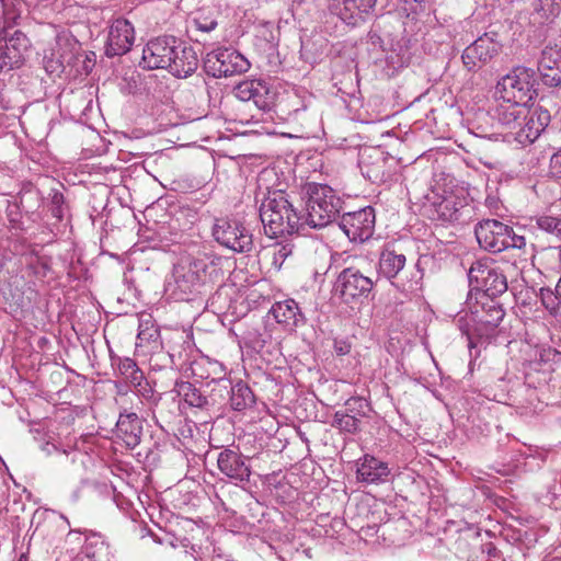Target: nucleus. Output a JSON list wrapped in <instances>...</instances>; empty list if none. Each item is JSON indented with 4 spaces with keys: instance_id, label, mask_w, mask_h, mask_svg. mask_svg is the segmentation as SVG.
<instances>
[{
    "instance_id": "f257e3e1",
    "label": "nucleus",
    "mask_w": 561,
    "mask_h": 561,
    "mask_svg": "<svg viewBox=\"0 0 561 561\" xmlns=\"http://www.w3.org/2000/svg\"><path fill=\"white\" fill-rule=\"evenodd\" d=\"M198 62L192 46L174 36H163L145 45L140 64L146 69H167L174 77L186 78L195 72Z\"/></svg>"
},
{
    "instance_id": "49530a36",
    "label": "nucleus",
    "mask_w": 561,
    "mask_h": 561,
    "mask_svg": "<svg viewBox=\"0 0 561 561\" xmlns=\"http://www.w3.org/2000/svg\"><path fill=\"white\" fill-rule=\"evenodd\" d=\"M41 448L46 455H51L54 451L57 450L56 445L50 442H46L44 445L41 446Z\"/></svg>"
},
{
    "instance_id": "a211bd4d",
    "label": "nucleus",
    "mask_w": 561,
    "mask_h": 561,
    "mask_svg": "<svg viewBox=\"0 0 561 561\" xmlns=\"http://www.w3.org/2000/svg\"><path fill=\"white\" fill-rule=\"evenodd\" d=\"M387 158L377 148L365 150L360 154L359 168L363 175L373 183L385 182L389 178L387 171Z\"/></svg>"
},
{
    "instance_id": "a18cd8bd",
    "label": "nucleus",
    "mask_w": 561,
    "mask_h": 561,
    "mask_svg": "<svg viewBox=\"0 0 561 561\" xmlns=\"http://www.w3.org/2000/svg\"><path fill=\"white\" fill-rule=\"evenodd\" d=\"M293 253V245L291 244H282L279 249L277 250L276 255L280 259L285 260L287 256H289Z\"/></svg>"
},
{
    "instance_id": "72a5a7b5",
    "label": "nucleus",
    "mask_w": 561,
    "mask_h": 561,
    "mask_svg": "<svg viewBox=\"0 0 561 561\" xmlns=\"http://www.w3.org/2000/svg\"><path fill=\"white\" fill-rule=\"evenodd\" d=\"M437 218L443 221H454L459 219V208L454 197H444L439 203L435 204Z\"/></svg>"
},
{
    "instance_id": "4be33fe9",
    "label": "nucleus",
    "mask_w": 561,
    "mask_h": 561,
    "mask_svg": "<svg viewBox=\"0 0 561 561\" xmlns=\"http://www.w3.org/2000/svg\"><path fill=\"white\" fill-rule=\"evenodd\" d=\"M493 117L505 128L514 131L520 126L522 117H527L528 104L513 101L496 100Z\"/></svg>"
},
{
    "instance_id": "393cba45",
    "label": "nucleus",
    "mask_w": 561,
    "mask_h": 561,
    "mask_svg": "<svg viewBox=\"0 0 561 561\" xmlns=\"http://www.w3.org/2000/svg\"><path fill=\"white\" fill-rule=\"evenodd\" d=\"M405 255L393 249L386 248L379 256V274L388 279L394 278L405 266Z\"/></svg>"
},
{
    "instance_id": "603ef678",
    "label": "nucleus",
    "mask_w": 561,
    "mask_h": 561,
    "mask_svg": "<svg viewBox=\"0 0 561 561\" xmlns=\"http://www.w3.org/2000/svg\"><path fill=\"white\" fill-rule=\"evenodd\" d=\"M351 404H352V400H348V401L346 402V405H351Z\"/></svg>"
},
{
    "instance_id": "b1692460",
    "label": "nucleus",
    "mask_w": 561,
    "mask_h": 561,
    "mask_svg": "<svg viewBox=\"0 0 561 561\" xmlns=\"http://www.w3.org/2000/svg\"><path fill=\"white\" fill-rule=\"evenodd\" d=\"M271 313L276 322L282 324L287 331H294L306 321L304 313L294 299L275 302L272 306Z\"/></svg>"
},
{
    "instance_id": "20e7f679",
    "label": "nucleus",
    "mask_w": 561,
    "mask_h": 561,
    "mask_svg": "<svg viewBox=\"0 0 561 561\" xmlns=\"http://www.w3.org/2000/svg\"><path fill=\"white\" fill-rule=\"evenodd\" d=\"M260 218L265 234L270 238L298 232L302 220L283 191L272 192L263 199L260 206Z\"/></svg>"
},
{
    "instance_id": "f3484780",
    "label": "nucleus",
    "mask_w": 561,
    "mask_h": 561,
    "mask_svg": "<svg viewBox=\"0 0 561 561\" xmlns=\"http://www.w3.org/2000/svg\"><path fill=\"white\" fill-rule=\"evenodd\" d=\"M217 466L221 473L231 480L248 482L250 480V466L245 462V457L232 449L226 448L219 453Z\"/></svg>"
},
{
    "instance_id": "7ed1b4c3",
    "label": "nucleus",
    "mask_w": 561,
    "mask_h": 561,
    "mask_svg": "<svg viewBox=\"0 0 561 561\" xmlns=\"http://www.w3.org/2000/svg\"><path fill=\"white\" fill-rule=\"evenodd\" d=\"M213 265L214 260L207 255L181 257L173 266L172 275L167 283V291L175 300H191L201 293Z\"/></svg>"
},
{
    "instance_id": "a19ab883",
    "label": "nucleus",
    "mask_w": 561,
    "mask_h": 561,
    "mask_svg": "<svg viewBox=\"0 0 561 561\" xmlns=\"http://www.w3.org/2000/svg\"><path fill=\"white\" fill-rule=\"evenodd\" d=\"M529 116L537 124L536 127L539 128L541 133L548 126L550 121L549 112L542 108L535 110L534 112L529 111Z\"/></svg>"
},
{
    "instance_id": "ddd939ff",
    "label": "nucleus",
    "mask_w": 561,
    "mask_h": 561,
    "mask_svg": "<svg viewBox=\"0 0 561 561\" xmlns=\"http://www.w3.org/2000/svg\"><path fill=\"white\" fill-rule=\"evenodd\" d=\"M339 226L351 241L364 242L374 233L375 210L367 206L356 211L346 213L342 216Z\"/></svg>"
},
{
    "instance_id": "09e8293b",
    "label": "nucleus",
    "mask_w": 561,
    "mask_h": 561,
    "mask_svg": "<svg viewBox=\"0 0 561 561\" xmlns=\"http://www.w3.org/2000/svg\"><path fill=\"white\" fill-rule=\"evenodd\" d=\"M556 290H557V294L561 295V276H560V279L556 286Z\"/></svg>"
},
{
    "instance_id": "c9c22d12",
    "label": "nucleus",
    "mask_w": 561,
    "mask_h": 561,
    "mask_svg": "<svg viewBox=\"0 0 561 561\" xmlns=\"http://www.w3.org/2000/svg\"><path fill=\"white\" fill-rule=\"evenodd\" d=\"M542 83L549 88L561 87V67L541 66L538 67Z\"/></svg>"
},
{
    "instance_id": "8fccbe9b",
    "label": "nucleus",
    "mask_w": 561,
    "mask_h": 561,
    "mask_svg": "<svg viewBox=\"0 0 561 561\" xmlns=\"http://www.w3.org/2000/svg\"><path fill=\"white\" fill-rule=\"evenodd\" d=\"M18 561H27V556L25 553H22Z\"/></svg>"
},
{
    "instance_id": "cd10ccee",
    "label": "nucleus",
    "mask_w": 561,
    "mask_h": 561,
    "mask_svg": "<svg viewBox=\"0 0 561 561\" xmlns=\"http://www.w3.org/2000/svg\"><path fill=\"white\" fill-rule=\"evenodd\" d=\"M254 402L250 387L242 381L230 387V404L236 411H242Z\"/></svg>"
},
{
    "instance_id": "c85d7f7f",
    "label": "nucleus",
    "mask_w": 561,
    "mask_h": 561,
    "mask_svg": "<svg viewBox=\"0 0 561 561\" xmlns=\"http://www.w3.org/2000/svg\"><path fill=\"white\" fill-rule=\"evenodd\" d=\"M536 123L527 114V117H522L520 126L514 130L515 140L523 146L533 144L541 134L540 129L536 127Z\"/></svg>"
},
{
    "instance_id": "39448f33",
    "label": "nucleus",
    "mask_w": 561,
    "mask_h": 561,
    "mask_svg": "<svg viewBox=\"0 0 561 561\" xmlns=\"http://www.w3.org/2000/svg\"><path fill=\"white\" fill-rule=\"evenodd\" d=\"M302 194L306 199L304 220L312 228H323L333 222L343 208V199L327 184L307 183Z\"/></svg>"
},
{
    "instance_id": "7c9ffc66",
    "label": "nucleus",
    "mask_w": 561,
    "mask_h": 561,
    "mask_svg": "<svg viewBox=\"0 0 561 561\" xmlns=\"http://www.w3.org/2000/svg\"><path fill=\"white\" fill-rule=\"evenodd\" d=\"M118 373L133 386H140L144 379L142 371L138 368L136 362L129 357L117 359Z\"/></svg>"
},
{
    "instance_id": "3c124183",
    "label": "nucleus",
    "mask_w": 561,
    "mask_h": 561,
    "mask_svg": "<svg viewBox=\"0 0 561 561\" xmlns=\"http://www.w3.org/2000/svg\"><path fill=\"white\" fill-rule=\"evenodd\" d=\"M195 41H196V42H201V41H202V38L197 35V36L195 37Z\"/></svg>"
},
{
    "instance_id": "9b49d317",
    "label": "nucleus",
    "mask_w": 561,
    "mask_h": 561,
    "mask_svg": "<svg viewBox=\"0 0 561 561\" xmlns=\"http://www.w3.org/2000/svg\"><path fill=\"white\" fill-rule=\"evenodd\" d=\"M501 50L502 44L497 35L484 33L465 48L461 59L469 71H476L493 60Z\"/></svg>"
},
{
    "instance_id": "4c0bfd02",
    "label": "nucleus",
    "mask_w": 561,
    "mask_h": 561,
    "mask_svg": "<svg viewBox=\"0 0 561 561\" xmlns=\"http://www.w3.org/2000/svg\"><path fill=\"white\" fill-rule=\"evenodd\" d=\"M333 424L341 431L355 433L358 430L359 419L339 411L334 414Z\"/></svg>"
},
{
    "instance_id": "dca6fc26",
    "label": "nucleus",
    "mask_w": 561,
    "mask_h": 561,
    "mask_svg": "<svg viewBox=\"0 0 561 561\" xmlns=\"http://www.w3.org/2000/svg\"><path fill=\"white\" fill-rule=\"evenodd\" d=\"M135 41L133 24L126 19H116L110 26L106 56H122L130 50Z\"/></svg>"
},
{
    "instance_id": "79ce46f5",
    "label": "nucleus",
    "mask_w": 561,
    "mask_h": 561,
    "mask_svg": "<svg viewBox=\"0 0 561 561\" xmlns=\"http://www.w3.org/2000/svg\"><path fill=\"white\" fill-rule=\"evenodd\" d=\"M423 0H401L400 1V10L409 16L410 14L416 13L421 8V2Z\"/></svg>"
},
{
    "instance_id": "37998d69",
    "label": "nucleus",
    "mask_w": 561,
    "mask_h": 561,
    "mask_svg": "<svg viewBox=\"0 0 561 561\" xmlns=\"http://www.w3.org/2000/svg\"><path fill=\"white\" fill-rule=\"evenodd\" d=\"M550 173L557 179H561V148L550 158Z\"/></svg>"
},
{
    "instance_id": "bb28decb",
    "label": "nucleus",
    "mask_w": 561,
    "mask_h": 561,
    "mask_svg": "<svg viewBox=\"0 0 561 561\" xmlns=\"http://www.w3.org/2000/svg\"><path fill=\"white\" fill-rule=\"evenodd\" d=\"M160 332L150 314L140 317L136 346H158Z\"/></svg>"
},
{
    "instance_id": "f8f14e48",
    "label": "nucleus",
    "mask_w": 561,
    "mask_h": 561,
    "mask_svg": "<svg viewBox=\"0 0 561 561\" xmlns=\"http://www.w3.org/2000/svg\"><path fill=\"white\" fill-rule=\"evenodd\" d=\"M470 283L476 282L481 287L477 296L495 299L507 290V278L497 266L477 263L469 270Z\"/></svg>"
},
{
    "instance_id": "2eb2a0df",
    "label": "nucleus",
    "mask_w": 561,
    "mask_h": 561,
    "mask_svg": "<svg viewBox=\"0 0 561 561\" xmlns=\"http://www.w3.org/2000/svg\"><path fill=\"white\" fill-rule=\"evenodd\" d=\"M234 95L243 101H252L259 110L268 111L274 103V92L262 79L244 80L236 85Z\"/></svg>"
},
{
    "instance_id": "1a4fd4ad",
    "label": "nucleus",
    "mask_w": 561,
    "mask_h": 561,
    "mask_svg": "<svg viewBox=\"0 0 561 561\" xmlns=\"http://www.w3.org/2000/svg\"><path fill=\"white\" fill-rule=\"evenodd\" d=\"M213 237L222 247L239 253L249 252L253 248V236L237 219L216 218L213 225Z\"/></svg>"
},
{
    "instance_id": "de8ad7c7",
    "label": "nucleus",
    "mask_w": 561,
    "mask_h": 561,
    "mask_svg": "<svg viewBox=\"0 0 561 561\" xmlns=\"http://www.w3.org/2000/svg\"><path fill=\"white\" fill-rule=\"evenodd\" d=\"M484 551H486V553L489 556H493V557H495V554L497 552L496 548L492 543H486L484 546Z\"/></svg>"
},
{
    "instance_id": "0eeeda50",
    "label": "nucleus",
    "mask_w": 561,
    "mask_h": 561,
    "mask_svg": "<svg viewBox=\"0 0 561 561\" xmlns=\"http://www.w3.org/2000/svg\"><path fill=\"white\" fill-rule=\"evenodd\" d=\"M535 70L524 66L513 68L495 87V99L528 104L536 96Z\"/></svg>"
},
{
    "instance_id": "5701e85b",
    "label": "nucleus",
    "mask_w": 561,
    "mask_h": 561,
    "mask_svg": "<svg viewBox=\"0 0 561 561\" xmlns=\"http://www.w3.org/2000/svg\"><path fill=\"white\" fill-rule=\"evenodd\" d=\"M357 480L366 483L385 482L390 474L387 462L379 460L371 455H365L357 460Z\"/></svg>"
},
{
    "instance_id": "58836bf2",
    "label": "nucleus",
    "mask_w": 561,
    "mask_h": 561,
    "mask_svg": "<svg viewBox=\"0 0 561 561\" xmlns=\"http://www.w3.org/2000/svg\"><path fill=\"white\" fill-rule=\"evenodd\" d=\"M539 229L561 239V218L552 216H540L536 219Z\"/></svg>"
},
{
    "instance_id": "2f4dec72",
    "label": "nucleus",
    "mask_w": 561,
    "mask_h": 561,
    "mask_svg": "<svg viewBox=\"0 0 561 561\" xmlns=\"http://www.w3.org/2000/svg\"><path fill=\"white\" fill-rule=\"evenodd\" d=\"M179 393L183 397L184 401L194 408L207 409L209 407L208 399L202 394L199 389L190 382H184L180 386Z\"/></svg>"
},
{
    "instance_id": "9d476101",
    "label": "nucleus",
    "mask_w": 561,
    "mask_h": 561,
    "mask_svg": "<svg viewBox=\"0 0 561 561\" xmlns=\"http://www.w3.org/2000/svg\"><path fill=\"white\" fill-rule=\"evenodd\" d=\"M250 68L248 59L233 48H218L208 53L204 60L205 71L214 77L240 75Z\"/></svg>"
},
{
    "instance_id": "423d86ee",
    "label": "nucleus",
    "mask_w": 561,
    "mask_h": 561,
    "mask_svg": "<svg viewBox=\"0 0 561 561\" xmlns=\"http://www.w3.org/2000/svg\"><path fill=\"white\" fill-rule=\"evenodd\" d=\"M474 233L479 245L491 253L507 249L523 250L527 244L524 236L516 234L511 226L496 219L482 220Z\"/></svg>"
},
{
    "instance_id": "f704fd0d",
    "label": "nucleus",
    "mask_w": 561,
    "mask_h": 561,
    "mask_svg": "<svg viewBox=\"0 0 561 561\" xmlns=\"http://www.w3.org/2000/svg\"><path fill=\"white\" fill-rule=\"evenodd\" d=\"M5 27L13 25L21 15V3L16 0H0Z\"/></svg>"
},
{
    "instance_id": "ea45409f",
    "label": "nucleus",
    "mask_w": 561,
    "mask_h": 561,
    "mask_svg": "<svg viewBox=\"0 0 561 561\" xmlns=\"http://www.w3.org/2000/svg\"><path fill=\"white\" fill-rule=\"evenodd\" d=\"M421 279H422V273L420 271H416L412 274V278L407 282L402 283L400 285H397L402 291L404 293H417L421 290Z\"/></svg>"
},
{
    "instance_id": "a878e982",
    "label": "nucleus",
    "mask_w": 561,
    "mask_h": 561,
    "mask_svg": "<svg viewBox=\"0 0 561 561\" xmlns=\"http://www.w3.org/2000/svg\"><path fill=\"white\" fill-rule=\"evenodd\" d=\"M218 26L217 10H198L190 21V32L202 36L211 33Z\"/></svg>"
},
{
    "instance_id": "412c9836",
    "label": "nucleus",
    "mask_w": 561,
    "mask_h": 561,
    "mask_svg": "<svg viewBox=\"0 0 561 561\" xmlns=\"http://www.w3.org/2000/svg\"><path fill=\"white\" fill-rule=\"evenodd\" d=\"M377 0H333L332 8L346 24H357L364 14L373 12Z\"/></svg>"
},
{
    "instance_id": "aec40b11",
    "label": "nucleus",
    "mask_w": 561,
    "mask_h": 561,
    "mask_svg": "<svg viewBox=\"0 0 561 561\" xmlns=\"http://www.w3.org/2000/svg\"><path fill=\"white\" fill-rule=\"evenodd\" d=\"M116 437L121 439L126 447L135 448L139 445L142 435V421L134 412H122L116 422Z\"/></svg>"
},
{
    "instance_id": "c756f323",
    "label": "nucleus",
    "mask_w": 561,
    "mask_h": 561,
    "mask_svg": "<svg viewBox=\"0 0 561 561\" xmlns=\"http://www.w3.org/2000/svg\"><path fill=\"white\" fill-rule=\"evenodd\" d=\"M535 11L541 23L553 22L561 13V0H537Z\"/></svg>"
},
{
    "instance_id": "f03ea898",
    "label": "nucleus",
    "mask_w": 561,
    "mask_h": 561,
    "mask_svg": "<svg viewBox=\"0 0 561 561\" xmlns=\"http://www.w3.org/2000/svg\"><path fill=\"white\" fill-rule=\"evenodd\" d=\"M467 301L468 311H461L457 314L456 323L463 335L467 336L468 346H476V339L488 337L495 328L499 327L504 318V309L493 298L485 296H476Z\"/></svg>"
},
{
    "instance_id": "4468645a",
    "label": "nucleus",
    "mask_w": 561,
    "mask_h": 561,
    "mask_svg": "<svg viewBox=\"0 0 561 561\" xmlns=\"http://www.w3.org/2000/svg\"><path fill=\"white\" fill-rule=\"evenodd\" d=\"M4 45L0 46V70L11 71L18 69L25 62L26 54L31 46L26 35L14 31L10 36L5 33Z\"/></svg>"
},
{
    "instance_id": "6e6552de",
    "label": "nucleus",
    "mask_w": 561,
    "mask_h": 561,
    "mask_svg": "<svg viewBox=\"0 0 561 561\" xmlns=\"http://www.w3.org/2000/svg\"><path fill=\"white\" fill-rule=\"evenodd\" d=\"M374 282L355 267L342 270L333 284V295L341 302L354 308L362 305L374 288Z\"/></svg>"
},
{
    "instance_id": "c03bdc74",
    "label": "nucleus",
    "mask_w": 561,
    "mask_h": 561,
    "mask_svg": "<svg viewBox=\"0 0 561 561\" xmlns=\"http://www.w3.org/2000/svg\"><path fill=\"white\" fill-rule=\"evenodd\" d=\"M334 352L339 356L346 355L351 352V344L344 340H335L334 341Z\"/></svg>"
},
{
    "instance_id": "6ab92c4d",
    "label": "nucleus",
    "mask_w": 561,
    "mask_h": 561,
    "mask_svg": "<svg viewBox=\"0 0 561 561\" xmlns=\"http://www.w3.org/2000/svg\"><path fill=\"white\" fill-rule=\"evenodd\" d=\"M37 522L35 531H39L44 535H49L50 530L56 529L58 533L64 534L67 531V539L72 541L73 539H80V533L77 530H68L70 523L67 517L62 514H58L55 511H45L42 513L36 512L33 517V523Z\"/></svg>"
},
{
    "instance_id": "e433bc0d",
    "label": "nucleus",
    "mask_w": 561,
    "mask_h": 561,
    "mask_svg": "<svg viewBox=\"0 0 561 561\" xmlns=\"http://www.w3.org/2000/svg\"><path fill=\"white\" fill-rule=\"evenodd\" d=\"M543 65L561 67V49L557 44L548 43L542 49L541 56L538 60V67Z\"/></svg>"
},
{
    "instance_id": "473e14b6",
    "label": "nucleus",
    "mask_w": 561,
    "mask_h": 561,
    "mask_svg": "<svg viewBox=\"0 0 561 561\" xmlns=\"http://www.w3.org/2000/svg\"><path fill=\"white\" fill-rule=\"evenodd\" d=\"M106 550L103 541H85L82 549L73 557L72 561H99Z\"/></svg>"
}]
</instances>
